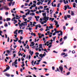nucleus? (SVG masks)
I'll return each instance as SVG.
<instances>
[{
	"mask_svg": "<svg viewBox=\"0 0 77 77\" xmlns=\"http://www.w3.org/2000/svg\"><path fill=\"white\" fill-rule=\"evenodd\" d=\"M18 24L19 25L20 29H23L25 28V26H27V22H25L23 23H21V24H20V22H18Z\"/></svg>",
	"mask_w": 77,
	"mask_h": 77,
	"instance_id": "f257e3e1",
	"label": "nucleus"
},
{
	"mask_svg": "<svg viewBox=\"0 0 77 77\" xmlns=\"http://www.w3.org/2000/svg\"><path fill=\"white\" fill-rule=\"evenodd\" d=\"M42 15L43 16V20L45 21H43V23H46L48 20L49 17H46V13H42Z\"/></svg>",
	"mask_w": 77,
	"mask_h": 77,
	"instance_id": "f03ea898",
	"label": "nucleus"
},
{
	"mask_svg": "<svg viewBox=\"0 0 77 77\" xmlns=\"http://www.w3.org/2000/svg\"><path fill=\"white\" fill-rule=\"evenodd\" d=\"M42 44H39V48H38L36 49V50H38V49L39 51H41L42 50V48H43L42 47Z\"/></svg>",
	"mask_w": 77,
	"mask_h": 77,
	"instance_id": "7ed1b4c3",
	"label": "nucleus"
},
{
	"mask_svg": "<svg viewBox=\"0 0 77 77\" xmlns=\"http://www.w3.org/2000/svg\"><path fill=\"white\" fill-rule=\"evenodd\" d=\"M16 18L15 17H14L11 20L12 21H13L14 22V24H15L16 23H17V22L18 21H17L16 20H15Z\"/></svg>",
	"mask_w": 77,
	"mask_h": 77,
	"instance_id": "20e7f679",
	"label": "nucleus"
},
{
	"mask_svg": "<svg viewBox=\"0 0 77 77\" xmlns=\"http://www.w3.org/2000/svg\"><path fill=\"white\" fill-rule=\"evenodd\" d=\"M44 54H40L39 56L41 57L42 58H43L45 56V55H46V52H44Z\"/></svg>",
	"mask_w": 77,
	"mask_h": 77,
	"instance_id": "39448f33",
	"label": "nucleus"
},
{
	"mask_svg": "<svg viewBox=\"0 0 77 77\" xmlns=\"http://www.w3.org/2000/svg\"><path fill=\"white\" fill-rule=\"evenodd\" d=\"M63 3L65 5H66L68 3V0H63Z\"/></svg>",
	"mask_w": 77,
	"mask_h": 77,
	"instance_id": "423d86ee",
	"label": "nucleus"
},
{
	"mask_svg": "<svg viewBox=\"0 0 77 77\" xmlns=\"http://www.w3.org/2000/svg\"><path fill=\"white\" fill-rule=\"evenodd\" d=\"M13 1V0H8V1H10L11 2L9 3V6H10L11 5V4H12V2Z\"/></svg>",
	"mask_w": 77,
	"mask_h": 77,
	"instance_id": "0eeeda50",
	"label": "nucleus"
},
{
	"mask_svg": "<svg viewBox=\"0 0 77 77\" xmlns=\"http://www.w3.org/2000/svg\"><path fill=\"white\" fill-rule=\"evenodd\" d=\"M35 18L36 19V20L37 21H38L39 18H40V17L39 16H35Z\"/></svg>",
	"mask_w": 77,
	"mask_h": 77,
	"instance_id": "6e6552de",
	"label": "nucleus"
},
{
	"mask_svg": "<svg viewBox=\"0 0 77 77\" xmlns=\"http://www.w3.org/2000/svg\"><path fill=\"white\" fill-rule=\"evenodd\" d=\"M49 25H51L50 26H49V29H53V26L52 25V24H49Z\"/></svg>",
	"mask_w": 77,
	"mask_h": 77,
	"instance_id": "1a4fd4ad",
	"label": "nucleus"
},
{
	"mask_svg": "<svg viewBox=\"0 0 77 77\" xmlns=\"http://www.w3.org/2000/svg\"><path fill=\"white\" fill-rule=\"evenodd\" d=\"M15 17L17 18H15V19L16 20H19L21 18L18 15H16Z\"/></svg>",
	"mask_w": 77,
	"mask_h": 77,
	"instance_id": "9d476101",
	"label": "nucleus"
},
{
	"mask_svg": "<svg viewBox=\"0 0 77 77\" xmlns=\"http://www.w3.org/2000/svg\"><path fill=\"white\" fill-rule=\"evenodd\" d=\"M59 69L60 70L61 73H62L63 72V68L62 67V66H60L59 67Z\"/></svg>",
	"mask_w": 77,
	"mask_h": 77,
	"instance_id": "9b49d317",
	"label": "nucleus"
},
{
	"mask_svg": "<svg viewBox=\"0 0 77 77\" xmlns=\"http://www.w3.org/2000/svg\"><path fill=\"white\" fill-rule=\"evenodd\" d=\"M10 69V67L9 66H8V67H6V69L5 70L4 72H5L7 71V70H9Z\"/></svg>",
	"mask_w": 77,
	"mask_h": 77,
	"instance_id": "f8f14e48",
	"label": "nucleus"
},
{
	"mask_svg": "<svg viewBox=\"0 0 77 77\" xmlns=\"http://www.w3.org/2000/svg\"><path fill=\"white\" fill-rule=\"evenodd\" d=\"M29 53H30V55H31L32 56V54H33V51H30Z\"/></svg>",
	"mask_w": 77,
	"mask_h": 77,
	"instance_id": "ddd939ff",
	"label": "nucleus"
},
{
	"mask_svg": "<svg viewBox=\"0 0 77 77\" xmlns=\"http://www.w3.org/2000/svg\"><path fill=\"white\" fill-rule=\"evenodd\" d=\"M15 38L16 39V40H15V39L14 40V42H17V41H18V38Z\"/></svg>",
	"mask_w": 77,
	"mask_h": 77,
	"instance_id": "4468645a",
	"label": "nucleus"
},
{
	"mask_svg": "<svg viewBox=\"0 0 77 77\" xmlns=\"http://www.w3.org/2000/svg\"><path fill=\"white\" fill-rule=\"evenodd\" d=\"M18 60H16L15 62H14V64H17L18 63L17 62V61Z\"/></svg>",
	"mask_w": 77,
	"mask_h": 77,
	"instance_id": "2eb2a0df",
	"label": "nucleus"
},
{
	"mask_svg": "<svg viewBox=\"0 0 77 77\" xmlns=\"http://www.w3.org/2000/svg\"><path fill=\"white\" fill-rule=\"evenodd\" d=\"M31 35L32 36H36V35L35 34V33H33V32H32L31 33Z\"/></svg>",
	"mask_w": 77,
	"mask_h": 77,
	"instance_id": "dca6fc26",
	"label": "nucleus"
},
{
	"mask_svg": "<svg viewBox=\"0 0 77 77\" xmlns=\"http://www.w3.org/2000/svg\"><path fill=\"white\" fill-rule=\"evenodd\" d=\"M42 51H45L46 52L48 53V51H47V49H43V48H42Z\"/></svg>",
	"mask_w": 77,
	"mask_h": 77,
	"instance_id": "f3484780",
	"label": "nucleus"
},
{
	"mask_svg": "<svg viewBox=\"0 0 77 77\" xmlns=\"http://www.w3.org/2000/svg\"><path fill=\"white\" fill-rule=\"evenodd\" d=\"M5 9V10H8L9 8H8V7L7 6H5L4 7Z\"/></svg>",
	"mask_w": 77,
	"mask_h": 77,
	"instance_id": "a211bd4d",
	"label": "nucleus"
},
{
	"mask_svg": "<svg viewBox=\"0 0 77 77\" xmlns=\"http://www.w3.org/2000/svg\"><path fill=\"white\" fill-rule=\"evenodd\" d=\"M51 4H52V6H53L54 7H56V4H54V5H53V2H52V3H51Z\"/></svg>",
	"mask_w": 77,
	"mask_h": 77,
	"instance_id": "6ab92c4d",
	"label": "nucleus"
},
{
	"mask_svg": "<svg viewBox=\"0 0 77 77\" xmlns=\"http://www.w3.org/2000/svg\"><path fill=\"white\" fill-rule=\"evenodd\" d=\"M32 45H30V47H32V46H34V45H35V44L34 43V42H32Z\"/></svg>",
	"mask_w": 77,
	"mask_h": 77,
	"instance_id": "aec40b11",
	"label": "nucleus"
},
{
	"mask_svg": "<svg viewBox=\"0 0 77 77\" xmlns=\"http://www.w3.org/2000/svg\"><path fill=\"white\" fill-rule=\"evenodd\" d=\"M67 7H68L67 5H65L64 6V8H65V9H64V10L65 11H66V9H67Z\"/></svg>",
	"mask_w": 77,
	"mask_h": 77,
	"instance_id": "412c9836",
	"label": "nucleus"
},
{
	"mask_svg": "<svg viewBox=\"0 0 77 77\" xmlns=\"http://www.w3.org/2000/svg\"><path fill=\"white\" fill-rule=\"evenodd\" d=\"M73 7L74 8H75L76 7L75 6L76 5V4H75V3H74L73 4Z\"/></svg>",
	"mask_w": 77,
	"mask_h": 77,
	"instance_id": "4be33fe9",
	"label": "nucleus"
},
{
	"mask_svg": "<svg viewBox=\"0 0 77 77\" xmlns=\"http://www.w3.org/2000/svg\"><path fill=\"white\" fill-rule=\"evenodd\" d=\"M49 45H50L49 44H48L47 45V44L46 43H45L44 45V44L43 45L44 46L45 45V46H46V45H47L48 46Z\"/></svg>",
	"mask_w": 77,
	"mask_h": 77,
	"instance_id": "5701e85b",
	"label": "nucleus"
},
{
	"mask_svg": "<svg viewBox=\"0 0 77 77\" xmlns=\"http://www.w3.org/2000/svg\"><path fill=\"white\" fill-rule=\"evenodd\" d=\"M43 41H44V42L45 43L46 42V40H45V38H43Z\"/></svg>",
	"mask_w": 77,
	"mask_h": 77,
	"instance_id": "b1692460",
	"label": "nucleus"
},
{
	"mask_svg": "<svg viewBox=\"0 0 77 77\" xmlns=\"http://www.w3.org/2000/svg\"><path fill=\"white\" fill-rule=\"evenodd\" d=\"M50 20H51V21L52 22H53V20H54V18H50Z\"/></svg>",
	"mask_w": 77,
	"mask_h": 77,
	"instance_id": "393cba45",
	"label": "nucleus"
},
{
	"mask_svg": "<svg viewBox=\"0 0 77 77\" xmlns=\"http://www.w3.org/2000/svg\"><path fill=\"white\" fill-rule=\"evenodd\" d=\"M23 30H20L18 31V33H20V32H22Z\"/></svg>",
	"mask_w": 77,
	"mask_h": 77,
	"instance_id": "a878e982",
	"label": "nucleus"
},
{
	"mask_svg": "<svg viewBox=\"0 0 77 77\" xmlns=\"http://www.w3.org/2000/svg\"><path fill=\"white\" fill-rule=\"evenodd\" d=\"M5 75L8 77H10V75L9 74H6Z\"/></svg>",
	"mask_w": 77,
	"mask_h": 77,
	"instance_id": "bb28decb",
	"label": "nucleus"
},
{
	"mask_svg": "<svg viewBox=\"0 0 77 77\" xmlns=\"http://www.w3.org/2000/svg\"><path fill=\"white\" fill-rule=\"evenodd\" d=\"M32 18V17H29L28 18V19L29 20H32L31 19Z\"/></svg>",
	"mask_w": 77,
	"mask_h": 77,
	"instance_id": "cd10ccee",
	"label": "nucleus"
},
{
	"mask_svg": "<svg viewBox=\"0 0 77 77\" xmlns=\"http://www.w3.org/2000/svg\"><path fill=\"white\" fill-rule=\"evenodd\" d=\"M7 53L8 54H9L10 53V51L9 50H7Z\"/></svg>",
	"mask_w": 77,
	"mask_h": 77,
	"instance_id": "c85d7f7f",
	"label": "nucleus"
},
{
	"mask_svg": "<svg viewBox=\"0 0 77 77\" xmlns=\"http://www.w3.org/2000/svg\"><path fill=\"white\" fill-rule=\"evenodd\" d=\"M51 0H49V1H48V5H49L51 3Z\"/></svg>",
	"mask_w": 77,
	"mask_h": 77,
	"instance_id": "c756f323",
	"label": "nucleus"
},
{
	"mask_svg": "<svg viewBox=\"0 0 77 77\" xmlns=\"http://www.w3.org/2000/svg\"><path fill=\"white\" fill-rule=\"evenodd\" d=\"M10 20H11L10 18H7V21H10Z\"/></svg>",
	"mask_w": 77,
	"mask_h": 77,
	"instance_id": "7c9ffc66",
	"label": "nucleus"
},
{
	"mask_svg": "<svg viewBox=\"0 0 77 77\" xmlns=\"http://www.w3.org/2000/svg\"><path fill=\"white\" fill-rule=\"evenodd\" d=\"M36 24V22H33V26H35V24Z\"/></svg>",
	"mask_w": 77,
	"mask_h": 77,
	"instance_id": "2f4dec72",
	"label": "nucleus"
},
{
	"mask_svg": "<svg viewBox=\"0 0 77 77\" xmlns=\"http://www.w3.org/2000/svg\"><path fill=\"white\" fill-rule=\"evenodd\" d=\"M67 8H68L69 9H71V7H69V6L68 5H67Z\"/></svg>",
	"mask_w": 77,
	"mask_h": 77,
	"instance_id": "473e14b6",
	"label": "nucleus"
},
{
	"mask_svg": "<svg viewBox=\"0 0 77 77\" xmlns=\"http://www.w3.org/2000/svg\"><path fill=\"white\" fill-rule=\"evenodd\" d=\"M75 14L74 13H73V11L71 12V15H74Z\"/></svg>",
	"mask_w": 77,
	"mask_h": 77,
	"instance_id": "72a5a7b5",
	"label": "nucleus"
},
{
	"mask_svg": "<svg viewBox=\"0 0 77 77\" xmlns=\"http://www.w3.org/2000/svg\"><path fill=\"white\" fill-rule=\"evenodd\" d=\"M21 40H18V42L20 43V44H21L22 43V42H21Z\"/></svg>",
	"mask_w": 77,
	"mask_h": 77,
	"instance_id": "f704fd0d",
	"label": "nucleus"
},
{
	"mask_svg": "<svg viewBox=\"0 0 77 77\" xmlns=\"http://www.w3.org/2000/svg\"><path fill=\"white\" fill-rule=\"evenodd\" d=\"M40 3H41V2H38L37 3V5H40Z\"/></svg>",
	"mask_w": 77,
	"mask_h": 77,
	"instance_id": "c9c22d12",
	"label": "nucleus"
},
{
	"mask_svg": "<svg viewBox=\"0 0 77 77\" xmlns=\"http://www.w3.org/2000/svg\"><path fill=\"white\" fill-rule=\"evenodd\" d=\"M58 22L57 21H55V25H58Z\"/></svg>",
	"mask_w": 77,
	"mask_h": 77,
	"instance_id": "e433bc0d",
	"label": "nucleus"
},
{
	"mask_svg": "<svg viewBox=\"0 0 77 77\" xmlns=\"http://www.w3.org/2000/svg\"><path fill=\"white\" fill-rule=\"evenodd\" d=\"M60 3L58 4L57 6V7L59 8L60 7Z\"/></svg>",
	"mask_w": 77,
	"mask_h": 77,
	"instance_id": "4c0bfd02",
	"label": "nucleus"
},
{
	"mask_svg": "<svg viewBox=\"0 0 77 77\" xmlns=\"http://www.w3.org/2000/svg\"><path fill=\"white\" fill-rule=\"evenodd\" d=\"M67 17L69 18L71 17V15H67Z\"/></svg>",
	"mask_w": 77,
	"mask_h": 77,
	"instance_id": "58836bf2",
	"label": "nucleus"
},
{
	"mask_svg": "<svg viewBox=\"0 0 77 77\" xmlns=\"http://www.w3.org/2000/svg\"><path fill=\"white\" fill-rule=\"evenodd\" d=\"M4 26L5 27H7L8 26V25L7 23H5Z\"/></svg>",
	"mask_w": 77,
	"mask_h": 77,
	"instance_id": "ea45409f",
	"label": "nucleus"
},
{
	"mask_svg": "<svg viewBox=\"0 0 77 77\" xmlns=\"http://www.w3.org/2000/svg\"><path fill=\"white\" fill-rule=\"evenodd\" d=\"M66 53H63L62 54H61V55H65Z\"/></svg>",
	"mask_w": 77,
	"mask_h": 77,
	"instance_id": "a19ab883",
	"label": "nucleus"
},
{
	"mask_svg": "<svg viewBox=\"0 0 77 77\" xmlns=\"http://www.w3.org/2000/svg\"><path fill=\"white\" fill-rule=\"evenodd\" d=\"M50 31V29H46L45 30V31Z\"/></svg>",
	"mask_w": 77,
	"mask_h": 77,
	"instance_id": "79ce46f5",
	"label": "nucleus"
},
{
	"mask_svg": "<svg viewBox=\"0 0 77 77\" xmlns=\"http://www.w3.org/2000/svg\"><path fill=\"white\" fill-rule=\"evenodd\" d=\"M52 46V45H50L48 46V48H50Z\"/></svg>",
	"mask_w": 77,
	"mask_h": 77,
	"instance_id": "37998d69",
	"label": "nucleus"
},
{
	"mask_svg": "<svg viewBox=\"0 0 77 77\" xmlns=\"http://www.w3.org/2000/svg\"><path fill=\"white\" fill-rule=\"evenodd\" d=\"M21 60H22V61H23L24 60V59L23 58V57H22Z\"/></svg>",
	"mask_w": 77,
	"mask_h": 77,
	"instance_id": "c03bdc74",
	"label": "nucleus"
},
{
	"mask_svg": "<svg viewBox=\"0 0 77 77\" xmlns=\"http://www.w3.org/2000/svg\"><path fill=\"white\" fill-rule=\"evenodd\" d=\"M30 12V11L29 10V11H28L27 13L29 15V14Z\"/></svg>",
	"mask_w": 77,
	"mask_h": 77,
	"instance_id": "a18cd8bd",
	"label": "nucleus"
},
{
	"mask_svg": "<svg viewBox=\"0 0 77 77\" xmlns=\"http://www.w3.org/2000/svg\"><path fill=\"white\" fill-rule=\"evenodd\" d=\"M57 33V32H55L54 33H53V34H52V35H56V33Z\"/></svg>",
	"mask_w": 77,
	"mask_h": 77,
	"instance_id": "49530a36",
	"label": "nucleus"
},
{
	"mask_svg": "<svg viewBox=\"0 0 77 77\" xmlns=\"http://www.w3.org/2000/svg\"><path fill=\"white\" fill-rule=\"evenodd\" d=\"M40 23H41L42 25H43L44 24V23L42 21H40Z\"/></svg>",
	"mask_w": 77,
	"mask_h": 77,
	"instance_id": "de8ad7c7",
	"label": "nucleus"
},
{
	"mask_svg": "<svg viewBox=\"0 0 77 77\" xmlns=\"http://www.w3.org/2000/svg\"><path fill=\"white\" fill-rule=\"evenodd\" d=\"M15 2H13V3H12V5L13 6H14V5H15Z\"/></svg>",
	"mask_w": 77,
	"mask_h": 77,
	"instance_id": "09e8293b",
	"label": "nucleus"
},
{
	"mask_svg": "<svg viewBox=\"0 0 77 77\" xmlns=\"http://www.w3.org/2000/svg\"><path fill=\"white\" fill-rule=\"evenodd\" d=\"M64 19L66 20L67 19V17L66 16H65L64 17Z\"/></svg>",
	"mask_w": 77,
	"mask_h": 77,
	"instance_id": "8fccbe9b",
	"label": "nucleus"
},
{
	"mask_svg": "<svg viewBox=\"0 0 77 77\" xmlns=\"http://www.w3.org/2000/svg\"><path fill=\"white\" fill-rule=\"evenodd\" d=\"M67 38V37H66V36H65L64 37H63V39H66Z\"/></svg>",
	"mask_w": 77,
	"mask_h": 77,
	"instance_id": "3c124183",
	"label": "nucleus"
},
{
	"mask_svg": "<svg viewBox=\"0 0 77 77\" xmlns=\"http://www.w3.org/2000/svg\"><path fill=\"white\" fill-rule=\"evenodd\" d=\"M30 26H32V22H30Z\"/></svg>",
	"mask_w": 77,
	"mask_h": 77,
	"instance_id": "603ef678",
	"label": "nucleus"
},
{
	"mask_svg": "<svg viewBox=\"0 0 77 77\" xmlns=\"http://www.w3.org/2000/svg\"><path fill=\"white\" fill-rule=\"evenodd\" d=\"M56 36H55V37H53V41H55V39H56Z\"/></svg>",
	"mask_w": 77,
	"mask_h": 77,
	"instance_id": "864d4df0",
	"label": "nucleus"
},
{
	"mask_svg": "<svg viewBox=\"0 0 77 77\" xmlns=\"http://www.w3.org/2000/svg\"><path fill=\"white\" fill-rule=\"evenodd\" d=\"M63 0H60V1L59 2L60 3H62L63 2Z\"/></svg>",
	"mask_w": 77,
	"mask_h": 77,
	"instance_id": "5fc2aeb1",
	"label": "nucleus"
},
{
	"mask_svg": "<svg viewBox=\"0 0 77 77\" xmlns=\"http://www.w3.org/2000/svg\"><path fill=\"white\" fill-rule=\"evenodd\" d=\"M63 29L65 30L66 29V26H63Z\"/></svg>",
	"mask_w": 77,
	"mask_h": 77,
	"instance_id": "6e6d98bb",
	"label": "nucleus"
},
{
	"mask_svg": "<svg viewBox=\"0 0 77 77\" xmlns=\"http://www.w3.org/2000/svg\"><path fill=\"white\" fill-rule=\"evenodd\" d=\"M5 14V15H8V14H9V13H8V12H6Z\"/></svg>",
	"mask_w": 77,
	"mask_h": 77,
	"instance_id": "4d7b16f0",
	"label": "nucleus"
},
{
	"mask_svg": "<svg viewBox=\"0 0 77 77\" xmlns=\"http://www.w3.org/2000/svg\"><path fill=\"white\" fill-rule=\"evenodd\" d=\"M38 35L39 36H41L42 35L41 33H38Z\"/></svg>",
	"mask_w": 77,
	"mask_h": 77,
	"instance_id": "13d9d810",
	"label": "nucleus"
},
{
	"mask_svg": "<svg viewBox=\"0 0 77 77\" xmlns=\"http://www.w3.org/2000/svg\"><path fill=\"white\" fill-rule=\"evenodd\" d=\"M62 40H63V38H60V42H62Z\"/></svg>",
	"mask_w": 77,
	"mask_h": 77,
	"instance_id": "bf43d9fd",
	"label": "nucleus"
},
{
	"mask_svg": "<svg viewBox=\"0 0 77 77\" xmlns=\"http://www.w3.org/2000/svg\"><path fill=\"white\" fill-rule=\"evenodd\" d=\"M36 48V46H34L33 47H32V48L33 49H35Z\"/></svg>",
	"mask_w": 77,
	"mask_h": 77,
	"instance_id": "052dcab7",
	"label": "nucleus"
},
{
	"mask_svg": "<svg viewBox=\"0 0 77 77\" xmlns=\"http://www.w3.org/2000/svg\"><path fill=\"white\" fill-rule=\"evenodd\" d=\"M20 40H21L22 39H23V38L22 36H20Z\"/></svg>",
	"mask_w": 77,
	"mask_h": 77,
	"instance_id": "680f3d73",
	"label": "nucleus"
},
{
	"mask_svg": "<svg viewBox=\"0 0 77 77\" xmlns=\"http://www.w3.org/2000/svg\"><path fill=\"white\" fill-rule=\"evenodd\" d=\"M28 4L27 3H25V6H28Z\"/></svg>",
	"mask_w": 77,
	"mask_h": 77,
	"instance_id": "e2e57ef3",
	"label": "nucleus"
},
{
	"mask_svg": "<svg viewBox=\"0 0 77 77\" xmlns=\"http://www.w3.org/2000/svg\"><path fill=\"white\" fill-rule=\"evenodd\" d=\"M14 34H16V35H17L18 34V33L16 32H14Z\"/></svg>",
	"mask_w": 77,
	"mask_h": 77,
	"instance_id": "0e129e2a",
	"label": "nucleus"
},
{
	"mask_svg": "<svg viewBox=\"0 0 77 77\" xmlns=\"http://www.w3.org/2000/svg\"><path fill=\"white\" fill-rule=\"evenodd\" d=\"M29 0H27V1H26V3H29Z\"/></svg>",
	"mask_w": 77,
	"mask_h": 77,
	"instance_id": "69168bd1",
	"label": "nucleus"
},
{
	"mask_svg": "<svg viewBox=\"0 0 77 77\" xmlns=\"http://www.w3.org/2000/svg\"><path fill=\"white\" fill-rule=\"evenodd\" d=\"M14 66H15V67H16V68L17 67V66L16 64H14Z\"/></svg>",
	"mask_w": 77,
	"mask_h": 77,
	"instance_id": "338daca9",
	"label": "nucleus"
},
{
	"mask_svg": "<svg viewBox=\"0 0 77 77\" xmlns=\"http://www.w3.org/2000/svg\"><path fill=\"white\" fill-rule=\"evenodd\" d=\"M26 77H32V76L29 75L28 76H26Z\"/></svg>",
	"mask_w": 77,
	"mask_h": 77,
	"instance_id": "774afa93",
	"label": "nucleus"
}]
</instances>
